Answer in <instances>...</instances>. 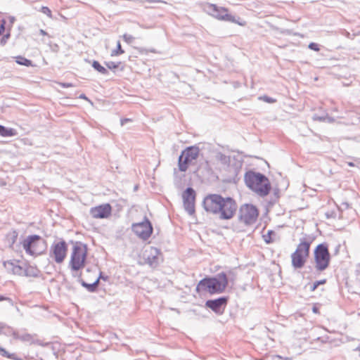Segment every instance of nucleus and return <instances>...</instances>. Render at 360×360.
I'll return each mask as SVG.
<instances>
[{
    "mask_svg": "<svg viewBox=\"0 0 360 360\" xmlns=\"http://www.w3.org/2000/svg\"><path fill=\"white\" fill-rule=\"evenodd\" d=\"M229 285V279L226 273L221 272L215 277L205 278L199 281L196 286L198 293L208 292L211 295L221 293Z\"/></svg>",
    "mask_w": 360,
    "mask_h": 360,
    "instance_id": "f257e3e1",
    "label": "nucleus"
},
{
    "mask_svg": "<svg viewBox=\"0 0 360 360\" xmlns=\"http://www.w3.org/2000/svg\"><path fill=\"white\" fill-rule=\"evenodd\" d=\"M21 244L26 253L34 257L42 255L47 248L46 240L37 235L28 236Z\"/></svg>",
    "mask_w": 360,
    "mask_h": 360,
    "instance_id": "39448f33",
    "label": "nucleus"
},
{
    "mask_svg": "<svg viewBox=\"0 0 360 360\" xmlns=\"http://www.w3.org/2000/svg\"><path fill=\"white\" fill-rule=\"evenodd\" d=\"M128 120H122V124H124V122H127V121H128Z\"/></svg>",
    "mask_w": 360,
    "mask_h": 360,
    "instance_id": "58836bf2",
    "label": "nucleus"
},
{
    "mask_svg": "<svg viewBox=\"0 0 360 360\" xmlns=\"http://www.w3.org/2000/svg\"><path fill=\"white\" fill-rule=\"evenodd\" d=\"M272 360H292V359L288 357H282L281 356H275L272 358Z\"/></svg>",
    "mask_w": 360,
    "mask_h": 360,
    "instance_id": "2f4dec72",
    "label": "nucleus"
},
{
    "mask_svg": "<svg viewBox=\"0 0 360 360\" xmlns=\"http://www.w3.org/2000/svg\"><path fill=\"white\" fill-rule=\"evenodd\" d=\"M122 38L123 39L127 42V43H131L134 39V37L130 34H124L123 36H122Z\"/></svg>",
    "mask_w": 360,
    "mask_h": 360,
    "instance_id": "c85d7f7f",
    "label": "nucleus"
},
{
    "mask_svg": "<svg viewBox=\"0 0 360 360\" xmlns=\"http://www.w3.org/2000/svg\"><path fill=\"white\" fill-rule=\"evenodd\" d=\"M3 264L6 271L9 274L20 276L24 272V269L20 265L19 260L5 261Z\"/></svg>",
    "mask_w": 360,
    "mask_h": 360,
    "instance_id": "aec40b11",
    "label": "nucleus"
},
{
    "mask_svg": "<svg viewBox=\"0 0 360 360\" xmlns=\"http://www.w3.org/2000/svg\"><path fill=\"white\" fill-rule=\"evenodd\" d=\"M259 99L260 100H262L266 103H274L276 101V99L273 98H271V97H269L267 96H261L259 97Z\"/></svg>",
    "mask_w": 360,
    "mask_h": 360,
    "instance_id": "cd10ccee",
    "label": "nucleus"
},
{
    "mask_svg": "<svg viewBox=\"0 0 360 360\" xmlns=\"http://www.w3.org/2000/svg\"><path fill=\"white\" fill-rule=\"evenodd\" d=\"M132 229L134 233L143 240L148 239L153 233V227L150 222L146 221L133 224Z\"/></svg>",
    "mask_w": 360,
    "mask_h": 360,
    "instance_id": "4468645a",
    "label": "nucleus"
},
{
    "mask_svg": "<svg viewBox=\"0 0 360 360\" xmlns=\"http://www.w3.org/2000/svg\"><path fill=\"white\" fill-rule=\"evenodd\" d=\"M143 258L146 264L155 268L159 264L160 259H161V253L157 248L150 247L145 250Z\"/></svg>",
    "mask_w": 360,
    "mask_h": 360,
    "instance_id": "dca6fc26",
    "label": "nucleus"
},
{
    "mask_svg": "<svg viewBox=\"0 0 360 360\" xmlns=\"http://www.w3.org/2000/svg\"><path fill=\"white\" fill-rule=\"evenodd\" d=\"M92 67L101 74H108V70L96 60L93 61Z\"/></svg>",
    "mask_w": 360,
    "mask_h": 360,
    "instance_id": "5701e85b",
    "label": "nucleus"
},
{
    "mask_svg": "<svg viewBox=\"0 0 360 360\" xmlns=\"http://www.w3.org/2000/svg\"><path fill=\"white\" fill-rule=\"evenodd\" d=\"M7 300V298L3 297V296H0V301H2V300Z\"/></svg>",
    "mask_w": 360,
    "mask_h": 360,
    "instance_id": "4c0bfd02",
    "label": "nucleus"
},
{
    "mask_svg": "<svg viewBox=\"0 0 360 360\" xmlns=\"http://www.w3.org/2000/svg\"><path fill=\"white\" fill-rule=\"evenodd\" d=\"M228 302V297H222L215 300H207L205 306L217 314H222Z\"/></svg>",
    "mask_w": 360,
    "mask_h": 360,
    "instance_id": "f3484780",
    "label": "nucleus"
},
{
    "mask_svg": "<svg viewBox=\"0 0 360 360\" xmlns=\"http://www.w3.org/2000/svg\"><path fill=\"white\" fill-rule=\"evenodd\" d=\"M258 216L259 211L257 208L252 205L246 204L243 205L240 209L239 219L246 225H251L255 223Z\"/></svg>",
    "mask_w": 360,
    "mask_h": 360,
    "instance_id": "9d476101",
    "label": "nucleus"
},
{
    "mask_svg": "<svg viewBox=\"0 0 360 360\" xmlns=\"http://www.w3.org/2000/svg\"><path fill=\"white\" fill-rule=\"evenodd\" d=\"M59 85L63 88H69V87H72L74 86V85L71 83H63V82H60L59 83Z\"/></svg>",
    "mask_w": 360,
    "mask_h": 360,
    "instance_id": "473e14b6",
    "label": "nucleus"
},
{
    "mask_svg": "<svg viewBox=\"0 0 360 360\" xmlns=\"http://www.w3.org/2000/svg\"><path fill=\"white\" fill-rule=\"evenodd\" d=\"M184 205L188 212L192 214L194 212L195 193L193 188H188L183 193Z\"/></svg>",
    "mask_w": 360,
    "mask_h": 360,
    "instance_id": "a211bd4d",
    "label": "nucleus"
},
{
    "mask_svg": "<svg viewBox=\"0 0 360 360\" xmlns=\"http://www.w3.org/2000/svg\"><path fill=\"white\" fill-rule=\"evenodd\" d=\"M208 8L212 13L210 15L219 20L228 21L236 23L240 26H245L246 22L240 18L236 19L233 15L229 13V9L225 7H219L216 4H210Z\"/></svg>",
    "mask_w": 360,
    "mask_h": 360,
    "instance_id": "423d86ee",
    "label": "nucleus"
},
{
    "mask_svg": "<svg viewBox=\"0 0 360 360\" xmlns=\"http://www.w3.org/2000/svg\"><path fill=\"white\" fill-rule=\"evenodd\" d=\"M0 355H1L4 357H6L7 359H9L22 360L21 358H19L16 354L10 353L5 348L2 347L1 345H0Z\"/></svg>",
    "mask_w": 360,
    "mask_h": 360,
    "instance_id": "4be33fe9",
    "label": "nucleus"
},
{
    "mask_svg": "<svg viewBox=\"0 0 360 360\" xmlns=\"http://www.w3.org/2000/svg\"><path fill=\"white\" fill-rule=\"evenodd\" d=\"M273 234V231H268L266 233L263 235V239L267 244H269L274 241V239L272 238Z\"/></svg>",
    "mask_w": 360,
    "mask_h": 360,
    "instance_id": "393cba45",
    "label": "nucleus"
},
{
    "mask_svg": "<svg viewBox=\"0 0 360 360\" xmlns=\"http://www.w3.org/2000/svg\"><path fill=\"white\" fill-rule=\"evenodd\" d=\"M223 197L217 194H210L206 196L203 201V205L207 212L217 214L220 210V204Z\"/></svg>",
    "mask_w": 360,
    "mask_h": 360,
    "instance_id": "f8f14e48",
    "label": "nucleus"
},
{
    "mask_svg": "<svg viewBox=\"0 0 360 360\" xmlns=\"http://www.w3.org/2000/svg\"><path fill=\"white\" fill-rule=\"evenodd\" d=\"M16 63L27 67L32 66V63L31 60L22 56H18L16 58Z\"/></svg>",
    "mask_w": 360,
    "mask_h": 360,
    "instance_id": "b1692460",
    "label": "nucleus"
},
{
    "mask_svg": "<svg viewBox=\"0 0 360 360\" xmlns=\"http://www.w3.org/2000/svg\"><path fill=\"white\" fill-rule=\"evenodd\" d=\"M220 207V210L217 213L219 214L220 218L229 219L234 216L237 209V204L231 198H223Z\"/></svg>",
    "mask_w": 360,
    "mask_h": 360,
    "instance_id": "9b49d317",
    "label": "nucleus"
},
{
    "mask_svg": "<svg viewBox=\"0 0 360 360\" xmlns=\"http://www.w3.org/2000/svg\"><path fill=\"white\" fill-rule=\"evenodd\" d=\"M316 285H318V286L319 285H323L326 283V279L320 280V281H316Z\"/></svg>",
    "mask_w": 360,
    "mask_h": 360,
    "instance_id": "f704fd0d",
    "label": "nucleus"
},
{
    "mask_svg": "<svg viewBox=\"0 0 360 360\" xmlns=\"http://www.w3.org/2000/svg\"><path fill=\"white\" fill-rule=\"evenodd\" d=\"M68 244L64 240L54 242L50 248V258L57 264H61L67 257Z\"/></svg>",
    "mask_w": 360,
    "mask_h": 360,
    "instance_id": "6e6552de",
    "label": "nucleus"
},
{
    "mask_svg": "<svg viewBox=\"0 0 360 360\" xmlns=\"http://www.w3.org/2000/svg\"><path fill=\"white\" fill-rule=\"evenodd\" d=\"M315 267L319 271H323L329 266L330 255L328 247L320 244L314 250Z\"/></svg>",
    "mask_w": 360,
    "mask_h": 360,
    "instance_id": "0eeeda50",
    "label": "nucleus"
},
{
    "mask_svg": "<svg viewBox=\"0 0 360 360\" xmlns=\"http://www.w3.org/2000/svg\"><path fill=\"white\" fill-rule=\"evenodd\" d=\"M124 53V51L122 49L121 44L120 41L117 42V49L112 53V56H119Z\"/></svg>",
    "mask_w": 360,
    "mask_h": 360,
    "instance_id": "a878e982",
    "label": "nucleus"
},
{
    "mask_svg": "<svg viewBox=\"0 0 360 360\" xmlns=\"http://www.w3.org/2000/svg\"><path fill=\"white\" fill-rule=\"evenodd\" d=\"M41 11L44 14L46 15L49 18H53L52 12L50 10V8H48L47 6H42L41 8Z\"/></svg>",
    "mask_w": 360,
    "mask_h": 360,
    "instance_id": "bb28decb",
    "label": "nucleus"
},
{
    "mask_svg": "<svg viewBox=\"0 0 360 360\" xmlns=\"http://www.w3.org/2000/svg\"><path fill=\"white\" fill-rule=\"evenodd\" d=\"M199 154V150L196 147H188L186 148L179 158V167L181 172H185L189 165L195 160Z\"/></svg>",
    "mask_w": 360,
    "mask_h": 360,
    "instance_id": "1a4fd4ad",
    "label": "nucleus"
},
{
    "mask_svg": "<svg viewBox=\"0 0 360 360\" xmlns=\"http://www.w3.org/2000/svg\"><path fill=\"white\" fill-rule=\"evenodd\" d=\"M120 63L108 62L106 63L107 67L109 69H116L119 67Z\"/></svg>",
    "mask_w": 360,
    "mask_h": 360,
    "instance_id": "c756f323",
    "label": "nucleus"
},
{
    "mask_svg": "<svg viewBox=\"0 0 360 360\" xmlns=\"http://www.w3.org/2000/svg\"><path fill=\"white\" fill-rule=\"evenodd\" d=\"M0 135L3 137L14 136L17 135V131L12 128H6L0 125Z\"/></svg>",
    "mask_w": 360,
    "mask_h": 360,
    "instance_id": "412c9836",
    "label": "nucleus"
},
{
    "mask_svg": "<svg viewBox=\"0 0 360 360\" xmlns=\"http://www.w3.org/2000/svg\"><path fill=\"white\" fill-rule=\"evenodd\" d=\"M312 311H313V312H314V314H319V313H320V311H319V307H318L316 304H314V305L313 306V307H312Z\"/></svg>",
    "mask_w": 360,
    "mask_h": 360,
    "instance_id": "72a5a7b5",
    "label": "nucleus"
},
{
    "mask_svg": "<svg viewBox=\"0 0 360 360\" xmlns=\"http://www.w3.org/2000/svg\"><path fill=\"white\" fill-rule=\"evenodd\" d=\"M15 21V18L13 16H8L7 18L1 20L0 25V35L4 34V33L6 31V33L2 37L1 39V44H6L8 39L10 38L11 31Z\"/></svg>",
    "mask_w": 360,
    "mask_h": 360,
    "instance_id": "2eb2a0df",
    "label": "nucleus"
},
{
    "mask_svg": "<svg viewBox=\"0 0 360 360\" xmlns=\"http://www.w3.org/2000/svg\"><path fill=\"white\" fill-rule=\"evenodd\" d=\"M246 186L259 196L267 195L271 189L269 179L259 172L248 171L245 174Z\"/></svg>",
    "mask_w": 360,
    "mask_h": 360,
    "instance_id": "f03ea898",
    "label": "nucleus"
},
{
    "mask_svg": "<svg viewBox=\"0 0 360 360\" xmlns=\"http://www.w3.org/2000/svg\"><path fill=\"white\" fill-rule=\"evenodd\" d=\"M112 208L109 203H104L91 207L89 213L94 219H108L112 214Z\"/></svg>",
    "mask_w": 360,
    "mask_h": 360,
    "instance_id": "ddd939ff",
    "label": "nucleus"
},
{
    "mask_svg": "<svg viewBox=\"0 0 360 360\" xmlns=\"http://www.w3.org/2000/svg\"><path fill=\"white\" fill-rule=\"evenodd\" d=\"M88 272L91 275L81 278V282L82 285L85 286L89 290L94 291L99 282V276L96 272H91L89 271Z\"/></svg>",
    "mask_w": 360,
    "mask_h": 360,
    "instance_id": "6ab92c4d",
    "label": "nucleus"
},
{
    "mask_svg": "<svg viewBox=\"0 0 360 360\" xmlns=\"http://www.w3.org/2000/svg\"><path fill=\"white\" fill-rule=\"evenodd\" d=\"M88 259V247L80 241L72 243L69 267L74 274H78L84 268Z\"/></svg>",
    "mask_w": 360,
    "mask_h": 360,
    "instance_id": "7ed1b4c3",
    "label": "nucleus"
},
{
    "mask_svg": "<svg viewBox=\"0 0 360 360\" xmlns=\"http://www.w3.org/2000/svg\"><path fill=\"white\" fill-rule=\"evenodd\" d=\"M80 98H86L85 96H84V95L80 96Z\"/></svg>",
    "mask_w": 360,
    "mask_h": 360,
    "instance_id": "ea45409f",
    "label": "nucleus"
},
{
    "mask_svg": "<svg viewBox=\"0 0 360 360\" xmlns=\"http://www.w3.org/2000/svg\"><path fill=\"white\" fill-rule=\"evenodd\" d=\"M309 48L315 51H319L320 50L319 44L311 42L309 44Z\"/></svg>",
    "mask_w": 360,
    "mask_h": 360,
    "instance_id": "7c9ffc66",
    "label": "nucleus"
},
{
    "mask_svg": "<svg viewBox=\"0 0 360 360\" xmlns=\"http://www.w3.org/2000/svg\"><path fill=\"white\" fill-rule=\"evenodd\" d=\"M349 166H353L354 165H353V163H349Z\"/></svg>",
    "mask_w": 360,
    "mask_h": 360,
    "instance_id": "a19ab883",
    "label": "nucleus"
},
{
    "mask_svg": "<svg viewBox=\"0 0 360 360\" xmlns=\"http://www.w3.org/2000/svg\"><path fill=\"white\" fill-rule=\"evenodd\" d=\"M317 288H318V285H316V283L314 282L313 283V285L311 286L310 290H311V292H314Z\"/></svg>",
    "mask_w": 360,
    "mask_h": 360,
    "instance_id": "c9c22d12",
    "label": "nucleus"
},
{
    "mask_svg": "<svg viewBox=\"0 0 360 360\" xmlns=\"http://www.w3.org/2000/svg\"><path fill=\"white\" fill-rule=\"evenodd\" d=\"M31 269H32L34 275L37 274L38 270L37 269L31 267Z\"/></svg>",
    "mask_w": 360,
    "mask_h": 360,
    "instance_id": "e433bc0d",
    "label": "nucleus"
},
{
    "mask_svg": "<svg viewBox=\"0 0 360 360\" xmlns=\"http://www.w3.org/2000/svg\"><path fill=\"white\" fill-rule=\"evenodd\" d=\"M311 243L312 240L309 237H304L300 240L290 257L292 266L295 269H302L304 266L309 257Z\"/></svg>",
    "mask_w": 360,
    "mask_h": 360,
    "instance_id": "20e7f679",
    "label": "nucleus"
}]
</instances>
